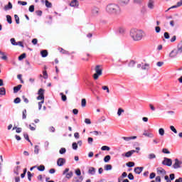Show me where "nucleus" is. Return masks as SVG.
<instances>
[{"label":"nucleus","instance_id":"f257e3e1","mask_svg":"<svg viewBox=\"0 0 182 182\" xmlns=\"http://www.w3.org/2000/svg\"><path fill=\"white\" fill-rule=\"evenodd\" d=\"M106 11L110 15H115L119 16L122 14V9L119 4H109L106 7Z\"/></svg>","mask_w":182,"mask_h":182},{"label":"nucleus","instance_id":"f03ea898","mask_svg":"<svg viewBox=\"0 0 182 182\" xmlns=\"http://www.w3.org/2000/svg\"><path fill=\"white\" fill-rule=\"evenodd\" d=\"M130 36L133 41H139L143 39V31L137 28H132L130 31Z\"/></svg>","mask_w":182,"mask_h":182},{"label":"nucleus","instance_id":"7ed1b4c3","mask_svg":"<svg viewBox=\"0 0 182 182\" xmlns=\"http://www.w3.org/2000/svg\"><path fill=\"white\" fill-rule=\"evenodd\" d=\"M95 72L96 73L93 75V77L95 80H97V79H99V76H102V70L100 68V65H96Z\"/></svg>","mask_w":182,"mask_h":182},{"label":"nucleus","instance_id":"20e7f679","mask_svg":"<svg viewBox=\"0 0 182 182\" xmlns=\"http://www.w3.org/2000/svg\"><path fill=\"white\" fill-rule=\"evenodd\" d=\"M162 164L164 166H167L168 167H171V165L173 164V160H171V159L164 157V161H162Z\"/></svg>","mask_w":182,"mask_h":182},{"label":"nucleus","instance_id":"39448f33","mask_svg":"<svg viewBox=\"0 0 182 182\" xmlns=\"http://www.w3.org/2000/svg\"><path fill=\"white\" fill-rule=\"evenodd\" d=\"M182 161H179L178 159H175V163L173 165V168L175 169L181 168Z\"/></svg>","mask_w":182,"mask_h":182},{"label":"nucleus","instance_id":"423d86ee","mask_svg":"<svg viewBox=\"0 0 182 182\" xmlns=\"http://www.w3.org/2000/svg\"><path fill=\"white\" fill-rule=\"evenodd\" d=\"M150 132H151V129L144 130L143 133V136H145V137H149L150 139H153V137H154V134Z\"/></svg>","mask_w":182,"mask_h":182},{"label":"nucleus","instance_id":"0eeeda50","mask_svg":"<svg viewBox=\"0 0 182 182\" xmlns=\"http://www.w3.org/2000/svg\"><path fill=\"white\" fill-rule=\"evenodd\" d=\"M66 164V159L65 158H59L57 160V166L58 167H62V166L65 165Z\"/></svg>","mask_w":182,"mask_h":182},{"label":"nucleus","instance_id":"6e6552de","mask_svg":"<svg viewBox=\"0 0 182 182\" xmlns=\"http://www.w3.org/2000/svg\"><path fill=\"white\" fill-rule=\"evenodd\" d=\"M134 153H136V150H131L125 154H122V157H132V155L134 154Z\"/></svg>","mask_w":182,"mask_h":182},{"label":"nucleus","instance_id":"1a4fd4ad","mask_svg":"<svg viewBox=\"0 0 182 182\" xmlns=\"http://www.w3.org/2000/svg\"><path fill=\"white\" fill-rule=\"evenodd\" d=\"M122 139L125 141H130V140H136V139H137V136H122Z\"/></svg>","mask_w":182,"mask_h":182},{"label":"nucleus","instance_id":"9d476101","mask_svg":"<svg viewBox=\"0 0 182 182\" xmlns=\"http://www.w3.org/2000/svg\"><path fill=\"white\" fill-rule=\"evenodd\" d=\"M177 55H178V51L174 49L169 53V58H176Z\"/></svg>","mask_w":182,"mask_h":182},{"label":"nucleus","instance_id":"9b49d317","mask_svg":"<svg viewBox=\"0 0 182 182\" xmlns=\"http://www.w3.org/2000/svg\"><path fill=\"white\" fill-rule=\"evenodd\" d=\"M88 174L91 176H95L96 174V168L95 167H90L88 170Z\"/></svg>","mask_w":182,"mask_h":182},{"label":"nucleus","instance_id":"f8f14e48","mask_svg":"<svg viewBox=\"0 0 182 182\" xmlns=\"http://www.w3.org/2000/svg\"><path fill=\"white\" fill-rule=\"evenodd\" d=\"M148 8L149 9H154V1L149 0L148 2Z\"/></svg>","mask_w":182,"mask_h":182},{"label":"nucleus","instance_id":"ddd939ff","mask_svg":"<svg viewBox=\"0 0 182 182\" xmlns=\"http://www.w3.org/2000/svg\"><path fill=\"white\" fill-rule=\"evenodd\" d=\"M21 88H22V85H18L17 86L14 87V93H18Z\"/></svg>","mask_w":182,"mask_h":182},{"label":"nucleus","instance_id":"4468645a","mask_svg":"<svg viewBox=\"0 0 182 182\" xmlns=\"http://www.w3.org/2000/svg\"><path fill=\"white\" fill-rule=\"evenodd\" d=\"M144 168V167H136L134 168V173H136V174H140Z\"/></svg>","mask_w":182,"mask_h":182},{"label":"nucleus","instance_id":"2eb2a0df","mask_svg":"<svg viewBox=\"0 0 182 182\" xmlns=\"http://www.w3.org/2000/svg\"><path fill=\"white\" fill-rule=\"evenodd\" d=\"M70 6H79V1L77 0H72L70 3Z\"/></svg>","mask_w":182,"mask_h":182},{"label":"nucleus","instance_id":"dca6fc26","mask_svg":"<svg viewBox=\"0 0 182 182\" xmlns=\"http://www.w3.org/2000/svg\"><path fill=\"white\" fill-rule=\"evenodd\" d=\"M9 9H12V3H11V1L9 2L8 5L4 6L5 11H9Z\"/></svg>","mask_w":182,"mask_h":182},{"label":"nucleus","instance_id":"f3484780","mask_svg":"<svg viewBox=\"0 0 182 182\" xmlns=\"http://www.w3.org/2000/svg\"><path fill=\"white\" fill-rule=\"evenodd\" d=\"M6 95V90L5 87H1L0 88V95L1 96H5Z\"/></svg>","mask_w":182,"mask_h":182},{"label":"nucleus","instance_id":"a211bd4d","mask_svg":"<svg viewBox=\"0 0 182 182\" xmlns=\"http://www.w3.org/2000/svg\"><path fill=\"white\" fill-rule=\"evenodd\" d=\"M73 177V172L70 171L69 173H65V178H68V180L72 178Z\"/></svg>","mask_w":182,"mask_h":182},{"label":"nucleus","instance_id":"6ab92c4d","mask_svg":"<svg viewBox=\"0 0 182 182\" xmlns=\"http://www.w3.org/2000/svg\"><path fill=\"white\" fill-rule=\"evenodd\" d=\"M41 55L42 58H46V56H48V51L46 50H42L41 51Z\"/></svg>","mask_w":182,"mask_h":182},{"label":"nucleus","instance_id":"aec40b11","mask_svg":"<svg viewBox=\"0 0 182 182\" xmlns=\"http://www.w3.org/2000/svg\"><path fill=\"white\" fill-rule=\"evenodd\" d=\"M121 5H127L130 0H118Z\"/></svg>","mask_w":182,"mask_h":182},{"label":"nucleus","instance_id":"412c9836","mask_svg":"<svg viewBox=\"0 0 182 182\" xmlns=\"http://www.w3.org/2000/svg\"><path fill=\"white\" fill-rule=\"evenodd\" d=\"M101 150L102 151H110V147H109L108 146H102L101 147Z\"/></svg>","mask_w":182,"mask_h":182},{"label":"nucleus","instance_id":"4be33fe9","mask_svg":"<svg viewBox=\"0 0 182 182\" xmlns=\"http://www.w3.org/2000/svg\"><path fill=\"white\" fill-rule=\"evenodd\" d=\"M34 173H31V171L27 172V176H28V181H32V177H33Z\"/></svg>","mask_w":182,"mask_h":182},{"label":"nucleus","instance_id":"5701e85b","mask_svg":"<svg viewBox=\"0 0 182 182\" xmlns=\"http://www.w3.org/2000/svg\"><path fill=\"white\" fill-rule=\"evenodd\" d=\"M83 181V176H80L79 178L75 177L73 180V182H82Z\"/></svg>","mask_w":182,"mask_h":182},{"label":"nucleus","instance_id":"b1692460","mask_svg":"<svg viewBox=\"0 0 182 182\" xmlns=\"http://www.w3.org/2000/svg\"><path fill=\"white\" fill-rule=\"evenodd\" d=\"M110 159H112V156H110V155L105 156L104 158L105 163H109V161H110Z\"/></svg>","mask_w":182,"mask_h":182},{"label":"nucleus","instance_id":"393cba45","mask_svg":"<svg viewBox=\"0 0 182 182\" xmlns=\"http://www.w3.org/2000/svg\"><path fill=\"white\" fill-rule=\"evenodd\" d=\"M11 45L14 46H18V42L15 40V38H11L10 40Z\"/></svg>","mask_w":182,"mask_h":182},{"label":"nucleus","instance_id":"a878e982","mask_svg":"<svg viewBox=\"0 0 182 182\" xmlns=\"http://www.w3.org/2000/svg\"><path fill=\"white\" fill-rule=\"evenodd\" d=\"M92 14H93V15H98L99 14V9L97 7H95L92 9Z\"/></svg>","mask_w":182,"mask_h":182},{"label":"nucleus","instance_id":"bb28decb","mask_svg":"<svg viewBox=\"0 0 182 182\" xmlns=\"http://www.w3.org/2000/svg\"><path fill=\"white\" fill-rule=\"evenodd\" d=\"M60 95L61 96L63 102H66V100H68V97L63 92H60Z\"/></svg>","mask_w":182,"mask_h":182},{"label":"nucleus","instance_id":"cd10ccee","mask_svg":"<svg viewBox=\"0 0 182 182\" xmlns=\"http://www.w3.org/2000/svg\"><path fill=\"white\" fill-rule=\"evenodd\" d=\"M112 166L110 164H107L105 166V170H106V171H109V170H112Z\"/></svg>","mask_w":182,"mask_h":182},{"label":"nucleus","instance_id":"c85d7f7f","mask_svg":"<svg viewBox=\"0 0 182 182\" xmlns=\"http://www.w3.org/2000/svg\"><path fill=\"white\" fill-rule=\"evenodd\" d=\"M38 95L44 96V95H45V90H43V88H40L38 92Z\"/></svg>","mask_w":182,"mask_h":182},{"label":"nucleus","instance_id":"c756f323","mask_svg":"<svg viewBox=\"0 0 182 182\" xmlns=\"http://www.w3.org/2000/svg\"><path fill=\"white\" fill-rule=\"evenodd\" d=\"M25 58H26V53H23L18 56V60H23V59H25Z\"/></svg>","mask_w":182,"mask_h":182},{"label":"nucleus","instance_id":"7c9ffc66","mask_svg":"<svg viewBox=\"0 0 182 182\" xmlns=\"http://www.w3.org/2000/svg\"><path fill=\"white\" fill-rule=\"evenodd\" d=\"M34 153H35V154H39V146L38 145L35 146Z\"/></svg>","mask_w":182,"mask_h":182},{"label":"nucleus","instance_id":"2f4dec72","mask_svg":"<svg viewBox=\"0 0 182 182\" xmlns=\"http://www.w3.org/2000/svg\"><path fill=\"white\" fill-rule=\"evenodd\" d=\"M158 174H166V170L161 168V169H157Z\"/></svg>","mask_w":182,"mask_h":182},{"label":"nucleus","instance_id":"473e14b6","mask_svg":"<svg viewBox=\"0 0 182 182\" xmlns=\"http://www.w3.org/2000/svg\"><path fill=\"white\" fill-rule=\"evenodd\" d=\"M122 113H124V109H123L122 108H119L117 111V115L122 116Z\"/></svg>","mask_w":182,"mask_h":182},{"label":"nucleus","instance_id":"72a5a7b5","mask_svg":"<svg viewBox=\"0 0 182 182\" xmlns=\"http://www.w3.org/2000/svg\"><path fill=\"white\" fill-rule=\"evenodd\" d=\"M45 3H46V6L47 8H52V3L49 2V1L46 0Z\"/></svg>","mask_w":182,"mask_h":182},{"label":"nucleus","instance_id":"f704fd0d","mask_svg":"<svg viewBox=\"0 0 182 182\" xmlns=\"http://www.w3.org/2000/svg\"><path fill=\"white\" fill-rule=\"evenodd\" d=\"M15 129H16V133H21L22 132V128H21V127H14L13 128V130H15Z\"/></svg>","mask_w":182,"mask_h":182},{"label":"nucleus","instance_id":"c9c22d12","mask_svg":"<svg viewBox=\"0 0 182 182\" xmlns=\"http://www.w3.org/2000/svg\"><path fill=\"white\" fill-rule=\"evenodd\" d=\"M81 106H82V107H86V99H85V98L82 99Z\"/></svg>","mask_w":182,"mask_h":182},{"label":"nucleus","instance_id":"e433bc0d","mask_svg":"<svg viewBox=\"0 0 182 182\" xmlns=\"http://www.w3.org/2000/svg\"><path fill=\"white\" fill-rule=\"evenodd\" d=\"M37 169L38 171H45V166L43 165H40Z\"/></svg>","mask_w":182,"mask_h":182},{"label":"nucleus","instance_id":"4c0bfd02","mask_svg":"<svg viewBox=\"0 0 182 182\" xmlns=\"http://www.w3.org/2000/svg\"><path fill=\"white\" fill-rule=\"evenodd\" d=\"M6 19H7V22L8 23H12V17L9 15L6 16Z\"/></svg>","mask_w":182,"mask_h":182},{"label":"nucleus","instance_id":"58836bf2","mask_svg":"<svg viewBox=\"0 0 182 182\" xmlns=\"http://www.w3.org/2000/svg\"><path fill=\"white\" fill-rule=\"evenodd\" d=\"M148 159H149V160H153V159H156V154H149Z\"/></svg>","mask_w":182,"mask_h":182},{"label":"nucleus","instance_id":"ea45409f","mask_svg":"<svg viewBox=\"0 0 182 182\" xmlns=\"http://www.w3.org/2000/svg\"><path fill=\"white\" fill-rule=\"evenodd\" d=\"M127 167H134V162L129 161L126 164Z\"/></svg>","mask_w":182,"mask_h":182},{"label":"nucleus","instance_id":"a19ab883","mask_svg":"<svg viewBox=\"0 0 182 182\" xmlns=\"http://www.w3.org/2000/svg\"><path fill=\"white\" fill-rule=\"evenodd\" d=\"M162 153H164V154H170V151H168L167 148H164L162 149Z\"/></svg>","mask_w":182,"mask_h":182},{"label":"nucleus","instance_id":"79ce46f5","mask_svg":"<svg viewBox=\"0 0 182 182\" xmlns=\"http://www.w3.org/2000/svg\"><path fill=\"white\" fill-rule=\"evenodd\" d=\"M134 65H136V61L135 60H131L130 62H129V66L130 67V68H133V67H134Z\"/></svg>","mask_w":182,"mask_h":182},{"label":"nucleus","instance_id":"37998d69","mask_svg":"<svg viewBox=\"0 0 182 182\" xmlns=\"http://www.w3.org/2000/svg\"><path fill=\"white\" fill-rule=\"evenodd\" d=\"M75 174L76 176H78L79 177H80V176H82V171H80V169L79 168L76 169Z\"/></svg>","mask_w":182,"mask_h":182},{"label":"nucleus","instance_id":"c03bdc74","mask_svg":"<svg viewBox=\"0 0 182 182\" xmlns=\"http://www.w3.org/2000/svg\"><path fill=\"white\" fill-rule=\"evenodd\" d=\"M37 100H43V102H45V95H38L37 97Z\"/></svg>","mask_w":182,"mask_h":182},{"label":"nucleus","instance_id":"a18cd8bd","mask_svg":"<svg viewBox=\"0 0 182 182\" xmlns=\"http://www.w3.org/2000/svg\"><path fill=\"white\" fill-rule=\"evenodd\" d=\"M159 133L160 136H164V129L160 128L159 129Z\"/></svg>","mask_w":182,"mask_h":182},{"label":"nucleus","instance_id":"49530a36","mask_svg":"<svg viewBox=\"0 0 182 182\" xmlns=\"http://www.w3.org/2000/svg\"><path fill=\"white\" fill-rule=\"evenodd\" d=\"M28 11H29V12H34L35 11V6H33V5L30 6L28 8Z\"/></svg>","mask_w":182,"mask_h":182},{"label":"nucleus","instance_id":"de8ad7c7","mask_svg":"<svg viewBox=\"0 0 182 182\" xmlns=\"http://www.w3.org/2000/svg\"><path fill=\"white\" fill-rule=\"evenodd\" d=\"M170 129H171V132H173V133H175V134H177V129H176V127H174V126L171 125L170 127Z\"/></svg>","mask_w":182,"mask_h":182},{"label":"nucleus","instance_id":"09e8293b","mask_svg":"<svg viewBox=\"0 0 182 182\" xmlns=\"http://www.w3.org/2000/svg\"><path fill=\"white\" fill-rule=\"evenodd\" d=\"M60 154H65L66 153V149L65 148H61L59 151Z\"/></svg>","mask_w":182,"mask_h":182},{"label":"nucleus","instance_id":"8fccbe9b","mask_svg":"<svg viewBox=\"0 0 182 182\" xmlns=\"http://www.w3.org/2000/svg\"><path fill=\"white\" fill-rule=\"evenodd\" d=\"M164 36L165 39H170V33H168V32H165L164 33Z\"/></svg>","mask_w":182,"mask_h":182},{"label":"nucleus","instance_id":"3c124183","mask_svg":"<svg viewBox=\"0 0 182 182\" xmlns=\"http://www.w3.org/2000/svg\"><path fill=\"white\" fill-rule=\"evenodd\" d=\"M14 18H15L16 23H17V25H19V16H18V15L15 14Z\"/></svg>","mask_w":182,"mask_h":182},{"label":"nucleus","instance_id":"603ef678","mask_svg":"<svg viewBox=\"0 0 182 182\" xmlns=\"http://www.w3.org/2000/svg\"><path fill=\"white\" fill-rule=\"evenodd\" d=\"M23 137L27 141H31V139H29V135L26 133L23 134Z\"/></svg>","mask_w":182,"mask_h":182},{"label":"nucleus","instance_id":"864d4df0","mask_svg":"<svg viewBox=\"0 0 182 182\" xmlns=\"http://www.w3.org/2000/svg\"><path fill=\"white\" fill-rule=\"evenodd\" d=\"M20 102H21V98L20 97H16L14 100V103H15L16 105H18V103H19Z\"/></svg>","mask_w":182,"mask_h":182},{"label":"nucleus","instance_id":"5fc2aeb1","mask_svg":"<svg viewBox=\"0 0 182 182\" xmlns=\"http://www.w3.org/2000/svg\"><path fill=\"white\" fill-rule=\"evenodd\" d=\"M128 178H129V180H134V176H133V173H129L128 174Z\"/></svg>","mask_w":182,"mask_h":182},{"label":"nucleus","instance_id":"6e6d98bb","mask_svg":"<svg viewBox=\"0 0 182 182\" xmlns=\"http://www.w3.org/2000/svg\"><path fill=\"white\" fill-rule=\"evenodd\" d=\"M72 146H73V150H77V143L73 142Z\"/></svg>","mask_w":182,"mask_h":182},{"label":"nucleus","instance_id":"4d7b16f0","mask_svg":"<svg viewBox=\"0 0 182 182\" xmlns=\"http://www.w3.org/2000/svg\"><path fill=\"white\" fill-rule=\"evenodd\" d=\"M22 119H23V120H25V119H26V109H24L23 111Z\"/></svg>","mask_w":182,"mask_h":182},{"label":"nucleus","instance_id":"13d9d810","mask_svg":"<svg viewBox=\"0 0 182 182\" xmlns=\"http://www.w3.org/2000/svg\"><path fill=\"white\" fill-rule=\"evenodd\" d=\"M102 90H106L107 93H110V90H109V87L107 86H102Z\"/></svg>","mask_w":182,"mask_h":182},{"label":"nucleus","instance_id":"bf43d9fd","mask_svg":"<svg viewBox=\"0 0 182 182\" xmlns=\"http://www.w3.org/2000/svg\"><path fill=\"white\" fill-rule=\"evenodd\" d=\"M85 123H86V124H92V121H90V119L86 118L85 119Z\"/></svg>","mask_w":182,"mask_h":182},{"label":"nucleus","instance_id":"052dcab7","mask_svg":"<svg viewBox=\"0 0 182 182\" xmlns=\"http://www.w3.org/2000/svg\"><path fill=\"white\" fill-rule=\"evenodd\" d=\"M154 177H156V173H154V172L151 173L150 176H149V178L151 180H153V178H154Z\"/></svg>","mask_w":182,"mask_h":182},{"label":"nucleus","instance_id":"680f3d73","mask_svg":"<svg viewBox=\"0 0 182 182\" xmlns=\"http://www.w3.org/2000/svg\"><path fill=\"white\" fill-rule=\"evenodd\" d=\"M0 58L3 60H8V57L6 55H5V54L4 55H0Z\"/></svg>","mask_w":182,"mask_h":182},{"label":"nucleus","instance_id":"e2e57ef3","mask_svg":"<svg viewBox=\"0 0 182 182\" xmlns=\"http://www.w3.org/2000/svg\"><path fill=\"white\" fill-rule=\"evenodd\" d=\"M22 99H23L24 103H26V104L29 103V100H28V98H26L25 95L22 96Z\"/></svg>","mask_w":182,"mask_h":182},{"label":"nucleus","instance_id":"0e129e2a","mask_svg":"<svg viewBox=\"0 0 182 182\" xmlns=\"http://www.w3.org/2000/svg\"><path fill=\"white\" fill-rule=\"evenodd\" d=\"M87 141H88V144H93V138L88 137Z\"/></svg>","mask_w":182,"mask_h":182},{"label":"nucleus","instance_id":"69168bd1","mask_svg":"<svg viewBox=\"0 0 182 182\" xmlns=\"http://www.w3.org/2000/svg\"><path fill=\"white\" fill-rule=\"evenodd\" d=\"M36 14L38 16H42V11L41 10L36 11Z\"/></svg>","mask_w":182,"mask_h":182},{"label":"nucleus","instance_id":"338daca9","mask_svg":"<svg viewBox=\"0 0 182 182\" xmlns=\"http://www.w3.org/2000/svg\"><path fill=\"white\" fill-rule=\"evenodd\" d=\"M43 77H44V79H48V73L46 72V70H44L43 72Z\"/></svg>","mask_w":182,"mask_h":182},{"label":"nucleus","instance_id":"774afa93","mask_svg":"<svg viewBox=\"0 0 182 182\" xmlns=\"http://www.w3.org/2000/svg\"><path fill=\"white\" fill-rule=\"evenodd\" d=\"M178 52H180V53H182V46L180 47V44L178 45V50H176Z\"/></svg>","mask_w":182,"mask_h":182}]
</instances>
